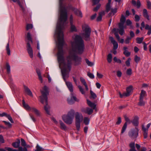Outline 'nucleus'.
<instances>
[{
    "mask_svg": "<svg viewBox=\"0 0 151 151\" xmlns=\"http://www.w3.org/2000/svg\"><path fill=\"white\" fill-rule=\"evenodd\" d=\"M72 49L69 54L67 57L66 61L64 62L68 65H70L71 68L72 61L74 65L77 66L81 64V58L76 55L74 53L81 54L84 48V41L80 36L76 35L74 38V40L71 42Z\"/></svg>",
    "mask_w": 151,
    "mask_h": 151,
    "instance_id": "nucleus-1",
    "label": "nucleus"
},
{
    "mask_svg": "<svg viewBox=\"0 0 151 151\" xmlns=\"http://www.w3.org/2000/svg\"><path fill=\"white\" fill-rule=\"evenodd\" d=\"M60 27H58V60L59 63H63V67L61 70V73L63 78L65 81L66 78H68L69 73L70 71L71 68L70 65H68L64 62V53L63 50V47L64 45V35L61 31Z\"/></svg>",
    "mask_w": 151,
    "mask_h": 151,
    "instance_id": "nucleus-2",
    "label": "nucleus"
},
{
    "mask_svg": "<svg viewBox=\"0 0 151 151\" xmlns=\"http://www.w3.org/2000/svg\"><path fill=\"white\" fill-rule=\"evenodd\" d=\"M41 92L42 95L40 97V102L43 104H44V102H45L46 105L44 106L45 110L47 114L50 115V112L49 111L50 107L48 105L47 97V96L49 94V91L47 86H45L43 88V91H41Z\"/></svg>",
    "mask_w": 151,
    "mask_h": 151,
    "instance_id": "nucleus-3",
    "label": "nucleus"
},
{
    "mask_svg": "<svg viewBox=\"0 0 151 151\" xmlns=\"http://www.w3.org/2000/svg\"><path fill=\"white\" fill-rule=\"evenodd\" d=\"M75 114V111L71 109L66 115H64L62 116V119L64 122L67 124H71L73 122Z\"/></svg>",
    "mask_w": 151,
    "mask_h": 151,
    "instance_id": "nucleus-4",
    "label": "nucleus"
},
{
    "mask_svg": "<svg viewBox=\"0 0 151 151\" xmlns=\"http://www.w3.org/2000/svg\"><path fill=\"white\" fill-rule=\"evenodd\" d=\"M83 33L82 35L86 41H89L91 40L90 35L91 29L89 26L86 24H84L82 26Z\"/></svg>",
    "mask_w": 151,
    "mask_h": 151,
    "instance_id": "nucleus-5",
    "label": "nucleus"
},
{
    "mask_svg": "<svg viewBox=\"0 0 151 151\" xmlns=\"http://www.w3.org/2000/svg\"><path fill=\"white\" fill-rule=\"evenodd\" d=\"M75 114V124L77 130H79L81 122L83 121V117L82 114L78 112H76Z\"/></svg>",
    "mask_w": 151,
    "mask_h": 151,
    "instance_id": "nucleus-6",
    "label": "nucleus"
},
{
    "mask_svg": "<svg viewBox=\"0 0 151 151\" xmlns=\"http://www.w3.org/2000/svg\"><path fill=\"white\" fill-rule=\"evenodd\" d=\"M135 130H132L129 132V136L132 139H134L137 137L138 135L139 129L137 127H135Z\"/></svg>",
    "mask_w": 151,
    "mask_h": 151,
    "instance_id": "nucleus-7",
    "label": "nucleus"
},
{
    "mask_svg": "<svg viewBox=\"0 0 151 151\" xmlns=\"http://www.w3.org/2000/svg\"><path fill=\"white\" fill-rule=\"evenodd\" d=\"M124 117L126 122L124 123L122 127L121 131V133L122 134L126 130L127 127V123L130 124L132 122V121L130 120L127 115H124Z\"/></svg>",
    "mask_w": 151,
    "mask_h": 151,
    "instance_id": "nucleus-8",
    "label": "nucleus"
},
{
    "mask_svg": "<svg viewBox=\"0 0 151 151\" xmlns=\"http://www.w3.org/2000/svg\"><path fill=\"white\" fill-rule=\"evenodd\" d=\"M70 30L71 32H76L77 31L76 27L73 24V18L72 15H70Z\"/></svg>",
    "mask_w": 151,
    "mask_h": 151,
    "instance_id": "nucleus-9",
    "label": "nucleus"
},
{
    "mask_svg": "<svg viewBox=\"0 0 151 151\" xmlns=\"http://www.w3.org/2000/svg\"><path fill=\"white\" fill-rule=\"evenodd\" d=\"M124 24L121 22L119 23L118 24L119 29H116V31H118V33L119 32V34L121 35H123L124 32Z\"/></svg>",
    "mask_w": 151,
    "mask_h": 151,
    "instance_id": "nucleus-10",
    "label": "nucleus"
},
{
    "mask_svg": "<svg viewBox=\"0 0 151 151\" xmlns=\"http://www.w3.org/2000/svg\"><path fill=\"white\" fill-rule=\"evenodd\" d=\"M5 148L8 151H28L26 147H22L21 146L19 147L18 150L16 149H13L12 148L8 147H6Z\"/></svg>",
    "mask_w": 151,
    "mask_h": 151,
    "instance_id": "nucleus-11",
    "label": "nucleus"
},
{
    "mask_svg": "<svg viewBox=\"0 0 151 151\" xmlns=\"http://www.w3.org/2000/svg\"><path fill=\"white\" fill-rule=\"evenodd\" d=\"M27 51L28 52L31 58H32L33 57V50L32 47L31 46V45L28 42L27 43Z\"/></svg>",
    "mask_w": 151,
    "mask_h": 151,
    "instance_id": "nucleus-12",
    "label": "nucleus"
},
{
    "mask_svg": "<svg viewBox=\"0 0 151 151\" xmlns=\"http://www.w3.org/2000/svg\"><path fill=\"white\" fill-rule=\"evenodd\" d=\"M113 32H114V34L117 39L121 43H123L124 42V39H120V37L119 35L118 34V31H116V29L115 28H114L112 30Z\"/></svg>",
    "mask_w": 151,
    "mask_h": 151,
    "instance_id": "nucleus-13",
    "label": "nucleus"
},
{
    "mask_svg": "<svg viewBox=\"0 0 151 151\" xmlns=\"http://www.w3.org/2000/svg\"><path fill=\"white\" fill-rule=\"evenodd\" d=\"M81 111L87 114L88 115H90L93 113V110L92 109L87 107L86 108H82L81 109Z\"/></svg>",
    "mask_w": 151,
    "mask_h": 151,
    "instance_id": "nucleus-14",
    "label": "nucleus"
},
{
    "mask_svg": "<svg viewBox=\"0 0 151 151\" xmlns=\"http://www.w3.org/2000/svg\"><path fill=\"white\" fill-rule=\"evenodd\" d=\"M71 99H68V102L69 104H72L73 103L72 99H73L75 101H79V100L77 99L76 96L74 95V94L73 92L71 93Z\"/></svg>",
    "mask_w": 151,
    "mask_h": 151,
    "instance_id": "nucleus-15",
    "label": "nucleus"
},
{
    "mask_svg": "<svg viewBox=\"0 0 151 151\" xmlns=\"http://www.w3.org/2000/svg\"><path fill=\"white\" fill-rule=\"evenodd\" d=\"M4 116H5L7 117L12 123H13L14 122L13 119L10 115L8 114L5 112H3L1 114L0 113V117H3Z\"/></svg>",
    "mask_w": 151,
    "mask_h": 151,
    "instance_id": "nucleus-16",
    "label": "nucleus"
},
{
    "mask_svg": "<svg viewBox=\"0 0 151 151\" xmlns=\"http://www.w3.org/2000/svg\"><path fill=\"white\" fill-rule=\"evenodd\" d=\"M109 39L111 42L113 44L114 46L113 49L114 50H116L118 47V44L117 42L114 40V38L112 37H110Z\"/></svg>",
    "mask_w": 151,
    "mask_h": 151,
    "instance_id": "nucleus-17",
    "label": "nucleus"
},
{
    "mask_svg": "<svg viewBox=\"0 0 151 151\" xmlns=\"http://www.w3.org/2000/svg\"><path fill=\"white\" fill-rule=\"evenodd\" d=\"M23 86L25 91L27 93L28 95L31 97H33V95L32 93L29 89L25 85H24Z\"/></svg>",
    "mask_w": 151,
    "mask_h": 151,
    "instance_id": "nucleus-18",
    "label": "nucleus"
},
{
    "mask_svg": "<svg viewBox=\"0 0 151 151\" xmlns=\"http://www.w3.org/2000/svg\"><path fill=\"white\" fill-rule=\"evenodd\" d=\"M105 14V12L104 11L100 12L99 13V15L96 19V21L99 22L101 21L102 19V17Z\"/></svg>",
    "mask_w": 151,
    "mask_h": 151,
    "instance_id": "nucleus-19",
    "label": "nucleus"
},
{
    "mask_svg": "<svg viewBox=\"0 0 151 151\" xmlns=\"http://www.w3.org/2000/svg\"><path fill=\"white\" fill-rule=\"evenodd\" d=\"M133 87L132 86H130L129 87H127L126 89L127 92L125 93L124 95H126V97L129 96L130 95V93L132 92V91Z\"/></svg>",
    "mask_w": 151,
    "mask_h": 151,
    "instance_id": "nucleus-20",
    "label": "nucleus"
},
{
    "mask_svg": "<svg viewBox=\"0 0 151 151\" xmlns=\"http://www.w3.org/2000/svg\"><path fill=\"white\" fill-rule=\"evenodd\" d=\"M20 141L19 139H17L16 141L12 143V146L14 148H19V147H20Z\"/></svg>",
    "mask_w": 151,
    "mask_h": 151,
    "instance_id": "nucleus-21",
    "label": "nucleus"
},
{
    "mask_svg": "<svg viewBox=\"0 0 151 151\" xmlns=\"http://www.w3.org/2000/svg\"><path fill=\"white\" fill-rule=\"evenodd\" d=\"M65 83L71 93L73 92V86L71 83L69 82L66 81L65 82Z\"/></svg>",
    "mask_w": 151,
    "mask_h": 151,
    "instance_id": "nucleus-22",
    "label": "nucleus"
},
{
    "mask_svg": "<svg viewBox=\"0 0 151 151\" xmlns=\"http://www.w3.org/2000/svg\"><path fill=\"white\" fill-rule=\"evenodd\" d=\"M138 119L139 118L137 116H135L134 117L133 120L132 121V123L135 126H137L139 124Z\"/></svg>",
    "mask_w": 151,
    "mask_h": 151,
    "instance_id": "nucleus-23",
    "label": "nucleus"
},
{
    "mask_svg": "<svg viewBox=\"0 0 151 151\" xmlns=\"http://www.w3.org/2000/svg\"><path fill=\"white\" fill-rule=\"evenodd\" d=\"M142 129L144 132V138L146 139L147 137V129H146L144 125H142Z\"/></svg>",
    "mask_w": 151,
    "mask_h": 151,
    "instance_id": "nucleus-24",
    "label": "nucleus"
},
{
    "mask_svg": "<svg viewBox=\"0 0 151 151\" xmlns=\"http://www.w3.org/2000/svg\"><path fill=\"white\" fill-rule=\"evenodd\" d=\"M22 104L24 108L27 110L29 111L31 110V108L27 104L25 103L24 100H22Z\"/></svg>",
    "mask_w": 151,
    "mask_h": 151,
    "instance_id": "nucleus-25",
    "label": "nucleus"
},
{
    "mask_svg": "<svg viewBox=\"0 0 151 151\" xmlns=\"http://www.w3.org/2000/svg\"><path fill=\"white\" fill-rule=\"evenodd\" d=\"M32 111L35 113V114L37 116H40V112L37 109L34 107H31Z\"/></svg>",
    "mask_w": 151,
    "mask_h": 151,
    "instance_id": "nucleus-26",
    "label": "nucleus"
},
{
    "mask_svg": "<svg viewBox=\"0 0 151 151\" xmlns=\"http://www.w3.org/2000/svg\"><path fill=\"white\" fill-rule=\"evenodd\" d=\"M143 12L144 17L147 18L148 20H150L149 16L148 14L147 9H143Z\"/></svg>",
    "mask_w": 151,
    "mask_h": 151,
    "instance_id": "nucleus-27",
    "label": "nucleus"
},
{
    "mask_svg": "<svg viewBox=\"0 0 151 151\" xmlns=\"http://www.w3.org/2000/svg\"><path fill=\"white\" fill-rule=\"evenodd\" d=\"M87 103L89 106L93 108V109H94L96 108V105L94 103L88 100H87Z\"/></svg>",
    "mask_w": 151,
    "mask_h": 151,
    "instance_id": "nucleus-28",
    "label": "nucleus"
},
{
    "mask_svg": "<svg viewBox=\"0 0 151 151\" xmlns=\"http://www.w3.org/2000/svg\"><path fill=\"white\" fill-rule=\"evenodd\" d=\"M74 13L76 15L81 17H82V13L81 11L79 9H76L74 11Z\"/></svg>",
    "mask_w": 151,
    "mask_h": 151,
    "instance_id": "nucleus-29",
    "label": "nucleus"
},
{
    "mask_svg": "<svg viewBox=\"0 0 151 151\" xmlns=\"http://www.w3.org/2000/svg\"><path fill=\"white\" fill-rule=\"evenodd\" d=\"M59 122L60 124V128L62 129H64L65 130H66L67 129V127L65 124L63 122L60 120L59 121Z\"/></svg>",
    "mask_w": 151,
    "mask_h": 151,
    "instance_id": "nucleus-30",
    "label": "nucleus"
},
{
    "mask_svg": "<svg viewBox=\"0 0 151 151\" xmlns=\"http://www.w3.org/2000/svg\"><path fill=\"white\" fill-rule=\"evenodd\" d=\"M36 72L38 76L39 79L41 83L42 82V78L41 76V72L40 70L38 68H37Z\"/></svg>",
    "mask_w": 151,
    "mask_h": 151,
    "instance_id": "nucleus-31",
    "label": "nucleus"
},
{
    "mask_svg": "<svg viewBox=\"0 0 151 151\" xmlns=\"http://www.w3.org/2000/svg\"><path fill=\"white\" fill-rule=\"evenodd\" d=\"M146 93V92L145 91L142 90L140 94L139 99H144V98L145 96Z\"/></svg>",
    "mask_w": 151,
    "mask_h": 151,
    "instance_id": "nucleus-32",
    "label": "nucleus"
},
{
    "mask_svg": "<svg viewBox=\"0 0 151 151\" xmlns=\"http://www.w3.org/2000/svg\"><path fill=\"white\" fill-rule=\"evenodd\" d=\"M90 92L91 94L90 98L93 99H95L97 97L96 95L91 90H90Z\"/></svg>",
    "mask_w": 151,
    "mask_h": 151,
    "instance_id": "nucleus-33",
    "label": "nucleus"
},
{
    "mask_svg": "<svg viewBox=\"0 0 151 151\" xmlns=\"http://www.w3.org/2000/svg\"><path fill=\"white\" fill-rule=\"evenodd\" d=\"M36 149L35 151H44V149L40 147L38 144H37L36 147Z\"/></svg>",
    "mask_w": 151,
    "mask_h": 151,
    "instance_id": "nucleus-34",
    "label": "nucleus"
},
{
    "mask_svg": "<svg viewBox=\"0 0 151 151\" xmlns=\"http://www.w3.org/2000/svg\"><path fill=\"white\" fill-rule=\"evenodd\" d=\"M111 9L110 4H107L106 6L105 11L108 13L111 10Z\"/></svg>",
    "mask_w": 151,
    "mask_h": 151,
    "instance_id": "nucleus-35",
    "label": "nucleus"
},
{
    "mask_svg": "<svg viewBox=\"0 0 151 151\" xmlns=\"http://www.w3.org/2000/svg\"><path fill=\"white\" fill-rule=\"evenodd\" d=\"M6 50L7 52V54L8 55H10V50L9 48V43H8L7 44L6 47Z\"/></svg>",
    "mask_w": 151,
    "mask_h": 151,
    "instance_id": "nucleus-36",
    "label": "nucleus"
},
{
    "mask_svg": "<svg viewBox=\"0 0 151 151\" xmlns=\"http://www.w3.org/2000/svg\"><path fill=\"white\" fill-rule=\"evenodd\" d=\"M145 102L143 101V99H139V101L138 105L140 106H144L145 105Z\"/></svg>",
    "mask_w": 151,
    "mask_h": 151,
    "instance_id": "nucleus-37",
    "label": "nucleus"
},
{
    "mask_svg": "<svg viewBox=\"0 0 151 151\" xmlns=\"http://www.w3.org/2000/svg\"><path fill=\"white\" fill-rule=\"evenodd\" d=\"M7 72L8 74L10 73V67L8 63H6V64Z\"/></svg>",
    "mask_w": 151,
    "mask_h": 151,
    "instance_id": "nucleus-38",
    "label": "nucleus"
},
{
    "mask_svg": "<svg viewBox=\"0 0 151 151\" xmlns=\"http://www.w3.org/2000/svg\"><path fill=\"white\" fill-rule=\"evenodd\" d=\"M144 39L143 37H137L136 38L137 42V43L140 44L142 42Z\"/></svg>",
    "mask_w": 151,
    "mask_h": 151,
    "instance_id": "nucleus-39",
    "label": "nucleus"
},
{
    "mask_svg": "<svg viewBox=\"0 0 151 151\" xmlns=\"http://www.w3.org/2000/svg\"><path fill=\"white\" fill-rule=\"evenodd\" d=\"M112 56L111 54H109L107 56V60L109 63H111L112 61Z\"/></svg>",
    "mask_w": 151,
    "mask_h": 151,
    "instance_id": "nucleus-40",
    "label": "nucleus"
},
{
    "mask_svg": "<svg viewBox=\"0 0 151 151\" xmlns=\"http://www.w3.org/2000/svg\"><path fill=\"white\" fill-rule=\"evenodd\" d=\"M89 120V119L88 118L85 117L83 119V122L86 125H87L88 124Z\"/></svg>",
    "mask_w": 151,
    "mask_h": 151,
    "instance_id": "nucleus-41",
    "label": "nucleus"
},
{
    "mask_svg": "<svg viewBox=\"0 0 151 151\" xmlns=\"http://www.w3.org/2000/svg\"><path fill=\"white\" fill-rule=\"evenodd\" d=\"M126 18L122 14L121 15V17L120 19V22L124 23L125 22Z\"/></svg>",
    "mask_w": 151,
    "mask_h": 151,
    "instance_id": "nucleus-42",
    "label": "nucleus"
},
{
    "mask_svg": "<svg viewBox=\"0 0 151 151\" xmlns=\"http://www.w3.org/2000/svg\"><path fill=\"white\" fill-rule=\"evenodd\" d=\"M66 8L68 9L71 10L74 12L76 9V8L73 7L71 5H69L68 6L66 7Z\"/></svg>",
    "mask_w": 151,
    "mask_h": 151,
    "instance_id": "nucleus-43",
    "label": "nucleus"
},
{
    "mask_svg": "<svg viewBox=\"0 0 151 151\" xmlns=\"http://www.w3.org/2000/svg\"><path fill=\"white\" fill-rule=\"evenodd\" d=\"M85 61L87 64L89 66H93L94 65V63H93L87 59H85Z\"/></svg>",
    "mask_w": 151,
    "mask_h": 151,
    "instance_id": "nucleus-44",
    "label": "nucleus"
},
{
    "mask_svg": "<svg viewBox=\"0 0 151 151\" xmlns=\"http://www.w3.org/2000/svg\"><path fill=\"white\" fill-rule=\"evenodd\" d=\"M21 145L22 146L24 147H25L27 146V145L24 140L22 138H21Z\"/></svg>",
    "mask_w": 151,
    "mask_h": 151,
    "instance_id": "nucleus-45",
    "label": "nucleus"
},
{
    "mask_svg": "<svg viewBox=\"0 0 151 151\" xmlns=\"http://www.w3.org/2000/svg\"><path fill=\"white\" fill-rule=\"evenodd\" d=\"M113 60L115 62L121 64L122 63V61L120 59L117 58L116 57H115L114 58Z\"/></svg>",
    "mask_w": 151,
    "mask_h": 151,
    "instance_id": "nucleus-46",
    "label": "nucleus"
},
{
    "mask_svg": "<svg viewBox=\"0 0 151 151\" xmlns=\"http://www.w3.org/2000/svg\"><path fill=\"white\" fill-rule=\"evenodd\" d=\"M147 8L149 9H151V2H150V1L149 0H147Z\"/></svg>",
    "mask_w": 151,
    "mask_h": 151,
    "instance_id": "nucleus-47",
    "label": "nucleus"
},
{
    "mask_svg": "<svg viewBox=\"0 0 151 151\" xmlns=\"http://www.w3.org/2000/svg\"><path fill=\"white\" fill-rule=\"evenodd\" d=\"M140 60V58L138 57L137 55H135L134 56V60L137 63L139 62Z\"/></svg>",
    "mask_w": 151,
    "mask_h": 151,
    "instance_id": "nucleus-48",
    "label": "nucleus"
},
{
    "mask_svg": "<svg viewBox=\"0 0 151 151\" xmlns=\"http://www.w3.org/2000/svg\"><path fill=\"white\" fill-rule=\"evenodd\" d=\"M131 60V59L130 58H129L125 62V64H126V65L127 67H129L130 66V62Z\"/></svg>",
    "mask_w": 151,
    "mask_h": 151,
    "instance_id": "nucleus-49",
    "label": "nucleus"
},
{
    "mask_svg": "<svg viewBox=\"0 0 151 151\" xmlns=\"http://www.w3.org/2000/svg\"><path fill=\"white\" fill-rule=\"evenodd\" d=\"M27 38L28 40L32 42V39L31 37V35L29 32H28L27 34Z\"/></svg>",
    "mask_w": 151,
    "mask_h": 151,
    "instance_id": "nucleus-50",
    "label": "nucleus"
},
{
    "mask_svg": "<svg viewBox=\"0 0 151 151\" xmlns=\"http://www.w3.org/2000/svg\"><path fill=\"white\" fill-rule=\"evenodd\" d=\"M127 74L129 76L131 75L132 74V70L131 68L128 69L126 72Z\"/></svg>",
    "mask_w": 151,
    "mask_h": 151,
    "instance_id": "nucleus-51",
    "label": "nucleus"
},
{
    "mask_svg": "<svg viewBox=\"0 0 151 151\" xmlns=\"http://www.w3.org/2000/svg\"><path fill=\"white\" fill-rule=\"evenodd\" d=\"M123 53L127 57H129L130 55V52L127 50H125L124 51Z\"/></svg>",
    "mask_w": 151,
    "mask_h": 151,
    "instance_id": "nucleus-52",
    "label": "nucleus"
},
{
    "mask_svg": "<svg viewBox=\"0 0 151 151\" xmlns=\"http://www.w3.org/2000/svg\"><path fill=\"white\" fill-rule=\"evenodd\" d=\"M132 38L131 37H127L126 39L125 40L124 42L126 44H128L129 43V41L131 40Z\"/></svg>",
    "mask_w": 151,
    "mask_h": 151,
    "instance_id": "nucleus-53",
    "label": "nucleus"
},
{
    "mask_svg": "<svg viewBox=\"0 0 151 151\" xmlns=\"http://www.w3.org/2000/svg\"><path fill=\"white\" fill-rule=\"evenodd\" d=\"M129 146L131 149H135V143L134 142H132L129 144Z\"/></svg>",
    "mask_w": 151,
    "mask_h": 151,
    "instance_id": "nucleus-54",
    "label": "nucleus"
},
{
    "mask_svg": "<svg viewBox=\"0 0 151 151\" xmlns=\"http://www.w3.org/2000/svg\"><path fill=\"white\" fill-rule=\"evenodd\" d=\"M134 18L135 20V21L138 22L140 20V17L137 14H135Z\"/></svg>",
    "mask_w": 151,
    "mask_h": 151,
    "instance_id": "nucleus-55",
    "label": "nucleus"
},
{
    "mask_svg": "<svg viewBox=\"0 0 151 151\" xmlns=\"http://www.w3.org/2000/svg\"><path fill=\"white\" fill-rule=\"evenodd\" d=\"M78 88L81 93L82 94H84L85 93V92L84 91L83 89L82 88V87L81 86H78Z\"/></svg>",
    "mask_w": 151,
    "mask_h": 151,
    "instance_id": "nucleus-56",
    "label": "nucleus"
},
{
    "mask_svg": "<svg viewBox=\"0 0 151 151\" xmlns=\"http://www.w3.org/2000/svg\"><path fill=\"white\" fill-rule=\"evenodd\" d=\"M32 27L33 26L32 24H27V25L26 29L28 30L29 29H32Z\"/></svg>",
    "mask_w": 151,
    "mask_h": 151,
    "instance_id": "nucleus-57",
    "label": "nucleus"
},
{
    "mask_svg": "<svg viewBox=\"0 0 151 151\" xmlns=\"http://www.w3.org/2000/svg\"><path fill=\"white\" fill-rule=\"evenodd\" d=\"M121 118L120 117H119L118 118L117 121L116 122V124L117 125H119L121 123Z\"/></svg>",
    "mask_w": 151,
    "mask_h": 151,
    "instance_id": "nucleus-58",
    "label": "nucleus"
},
{
    "mask_svg": "<svg viewBox=\"0 0 151 151\" xmlns=\"http://www.w3.org/2000/svg\"><path fill=\"white\" fill-rule=\"evenodd\" d=\"M80 80L81 82L83 84L84 86L85 85L87 84L86 83L85 81V80L83 78H80Z\"/></svg>",
    "mask_w": 151,
    "mask_h": 151,
    "instance_id": "nucleus-59",
    "label": "nucleus"
},
{
    "mask_svg": "<svg viewBox=\"0 0 151 151\" xmlns=\"http://www.w3.org/2000/svg\"><path fill=\"white\" fill-rule=\"evenodd\" d=\"M101 6V4H98L97 5L96 7L94 8L93 10V11L95 12H96L97 11L98 9L100 8V7Z\"/></svg>",
    "mask_w": 151,
    "mask_h": 151,
    "instance_id": "nucleus-60",
    "label": "nucleus"
},
{
    "mask_svg": "<svg viewBox=\"0 0 151 151\" xmlns=\"http://www.w3.org/2000/svg\"><path fill=\"white\" fill-rule=\"evenodd\" d=\"M136 5H137V8H139L141 6V3L139 0H138L137 1Z\"/></svg>",
    "mask_w": 151,
    "mask_h": 151,
    "instance_id": "nucleus-61",
    "label": "nucleus"
},
{
    "mask_svg": "<svg viewBox=\"0 0 151 151\" xmlns=\"http://www.w3.org/2000/svg\"><path fill=\"white\" fill-rule=\"evenodd\" d=\"M87 75L91 78H94V76L93 74L90 72H88L87 73Z\"/></svg>",
    "mask_w": 151,
    "mask_h": 151,
    "instance_id": "nucleus-62",
    "label": "nucleus"
},
{
    "mask_svg": "<svg viewBox=\"0 0 151 151\" xmlns=\"http://www.w3.org/2000/svg\"><path fill=\"white\" fill-rule=\"evenodd\" d=\"M131 38L133 37L134 36V32L132 31H130L129 32Z\"/></svg>",
    "mask_w": 151,
    "mask_h": 151,
    "instance_id": "nucleus-63",
    "label": "nucleus"
},
{
    "mask_svg": "<svg viewBox=\"0 0 151 151\" xmlns=\"http://www.w3.org/2000/svg\"><path fill=\"white\" fill-rule=\"evenodd\" d=\"M17 3H18V4L20 6V7L21 8L22 11L23 12H24L25 9H24V7L22 6V4H21V3H20V1H19V2H17Z\"/></svg>",
    "mask_w": 151,
    "mask_h": 151,
    "instance_id": "nucleus-64",
    "label": "nucleus"
}]
</instances>
